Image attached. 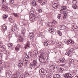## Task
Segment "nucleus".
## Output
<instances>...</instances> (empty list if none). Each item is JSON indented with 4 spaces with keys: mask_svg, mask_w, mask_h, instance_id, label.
I'll list each match as a JSON object with an SVG mask.
<instances>
[{
    "mask_svg": "<svg viewBox=\"0 0 78 78\" xmlns=\"http://www.w3.org/2000/svg\"><path fill=\"white\" fill-rule=\"evenodd\" d=\"M58 44L59 45H62V44H61V42H58Z\"/></svg>",
    "mask_w": 78,
    "mask_h": 78,
    "instance_id": "59",
    "label": "nucleus"
},
{
    "mask_svg": "<svg viewBox=\"0 0 78 78\" xmlns=\"http://www.w3.org/2000/svg\"><path fill=\"white\" fill-rule=\"evenodd\" d=\"M54 25H53V24H52V25L51 26V28H53L55 26Z\"/></svg>",
    "mask_w": 78,
    "mask_h": 78,
    "instance_id": "62",
    "label": "nucleus"
},
{
    "mask_svg": "<svg viewBox=\"0 0 78 78\" xmlns=\"http://www.w3.org/2000/svg\"><path fill=\"white\" fill-rule=\"evenodd\" d=\"M59 34V35L60 36H62V32H61L60 31H58L57 32Z\"/></svg>",
    "mask_w": 78,
    "mask_h": 78,
    "instance_id": "31",
    "label": "nucleus"
},
{
    "mask_svg": "<svg viewBox=\"0 0 78 78\" xmlns=\"http://www.w3.org/2000/svg\"><path fill=\"white\" fill-rule=\"evenodd\" d=\"M18 40L19 42H22L23 41V38L22 37H19L18 38Z\"/></svg>",
    "mask_w": 78,
    "mask_h": 78,
    "instance_id": "11",
    "label": "nucleus"
},
{
    "mask_svg": "<svg viewBox=\"0 0 78 78\" xmlns=\"http://www.w3.org/2000/svg\"><path fill=\"white\" fill-rule=\"evenodd\" d=\"M57 46H58V47H61L62 45H61V44H59L58 43V44H57Z\"/></svg>",
    "mask_w": 78,
    "mask_h": 78,
    "instance_id": "53",
    "label": "nucleus"
},
{
    "mask_svg": "<svg viewBox=\"0 0 78 78\" xmlns=\"http://www.w3.org/2000/svg\"><path fill=\"white\" fill-rule=\"evenodd\" d=\"M67 43L69 44H73L74 43L73 42V41L71 40H69L67 41Z\"/></svg>",
    "mask_w": 78,
    "mask_h": 78,
    "instance_id": "12",
    "label": "nucleus"
},
{
    "mask_svg": "<svg viewBox=\"0 0 78 78\" xmlns=\"http://www.w3.org/2000/svg\"><path fill=\"white\" fill-rule=\"evenodd\" d=\"M19 75H20V73L19 72L17 71L16 72L15 76L17 78L19 76Z\"/></svg>",
    "mask_w": 78,
    "mask_h": 78,
    "instance_id": "25",
    "label": "nucleus"
},
{
    "mask_svg": "<svg viewBox=\"0 0 78 78\" xmlns=\"http://www.w3.org/2000/svg\"><path fill=\"white\" fill-rule=\"evenodd\" d=\"M9 21L11 23H13V22H14V20H13L11 18H9Z\"/></svg>",
    "mask_w": 78,
    "mask_h": 78,
    "instance_id": "26",
    "label": "nucleus"
},
{
    "mask_svg": "<svg viewBox=\"0 0 78 78\" xmlns=\"http://www.w3.org/2000/svg\"><path fill=\"white\" fill-rule=\"evenodd\" d=\"M3 52H4V53H5V54H9V53H8V52L6 50V49H5Z\"/></svg>",
    "mask_w": 78,
    "mask_h": 78,
    "instance_id": "42",
    "label": "nucleus"
},
{
    "mask_svg": "<svg viewBox=\"0 0 78 78\" xmlns=\"http://www.w3.org/2000/svg\"><path fill=\"white\" fill-rule=\"evenodd\" d=\"M30 13H31L33 16H34V13L35 12H34L33 11H31L30 12Z\"/></svg>",
    "mask_w": 78,
    "mask_h": 78,
    "instance_id": "41",
    "label": "nucleus"
},
{
    "mask_svg": "<svg viewBox=\"0 0 78 78\" xmlns=\"http://www.w3.org/2000/svg\"><path fill=\"white\" fill-rule=\"evenodd\" d=\"M13 15H14L15 17H18V15H17V13H14Z\"/></svg>",
    "mask_w": 78,
    "mask_h": 78,
    "instance_id": "43",
    "label": "nucleus"
},
{
    "mask_svg": "<svg viewBox=\"0 0 78 78\" xmlns=\"http://www.w3.org/2000/svg\"><path fill=\"white\" fill-rule=\"evenodd\" d=\"M37 66V63L36 60H33L32 62L30 64V67L32 69L34 68L35 66Z\"/></svg>",
    "mask_w": 78,
    "mask_h": 78,
    "instance_id": "4",
    "label": "nucleus"
},
{
    "mask_svg": "<svg viewBox=\"0 0 78 78\" xmlns=\"http://www.w3.org/2000/svg\"><path fill=\"white\" fill-rule=\"evenodd\" d=\"M6 49V46L3 45H0V50L2 51H4Z\"/></svg>",
    "mask_w": 78,
    "mask_h": 78,
    "instance_id": "8",
    "label": "nucleus"
},
{
    "mask_svg": "<svg viewBox=\"0 0 78 78\" xmlns=\"http://www.w3.org/2000/svg\"><path fill=\"white\" fill-rule=\"evenodd\" d=\"M67 7L66 6H62L61 7V9H60V13L62 14H64L65 16H67V11H65L64 10H66L67 9Z\"/></svg>",
    "mask_w": 78,
    "mask_h": 78,
    "instance_id": "2",
    "label": "nucleus"
},
{
    "mask_svg": "<svg viewBox=\"0 0 78 78\" xmlns=\"http://www.w3.org/2000/svg\"><path fill=\"white\" fill-rule=\"evenodd\" d=\"M20 45L18 44L15 48V50L17 51H19L20 50Z\"/></svg>",
    "mask_w": 78,
    "mask_h": 78,
    "instance_id": "10",
    "label": "nucleus"
},
{
    "mask_svg": "<svg viewBox=\"0 0 78 78\" xmlns=\"http://www.w3.org/2000/svg\"><path fill=\"white\" fill-rule=\"evenodd\" d=\"M30 41H27L26 43V44L25 45V48L27 49L28 48H30Z\"/></svg>",
    "mask_w": 78,
    "mask_h": 78,
    "instance_id": "7",
    "label": "nucleus"
},
{
    "mask_svg": "<svg viewBox=\"0 0 78 78\" xmlns=\"http://www.w3.org/2000/svg\"><path fill=\"white\" fill-rule=\"evenodd\" d=\"M73 5H78V2L76 0H73Z\"/></svg>",
    "mask_w": 78,
    "mask_h": 78,
    "instance_id": "23",
    "label": "nucleus"
},
{
    "mask_svg": "<svg viewBox=\"0 0 78 78\" xmlns=\"http://www.w3.org/2000/svg\"><path fill=\"white\" fill-rule=\"evenodd\" d=\"M60 77V75L58 74H56L54 76V78H58Z\"/></svg>",
    "mask_w": 78,
    "mask_h": 78,
    "instance_id": "21",
    "label": "nucleus"
},
{
    "mask_svg": "<svg viewBox=\"0 0 78 78\" xmlns=\"http://www.w3.org/2000/svg\"><path fill=\"white\" fill-rule=\"evenodd\" d=\"M61 17V14H59L58 16V19H60V18Z\"/></svg>",
    "mask_w": 78,
    "mask_h": 78,
    "instance_id": "45",
    "label": "nucleus"
},
{
    "mask_svg": "<svg viewBox=\"0 0 78 78\" xmlns=\"http://www.w3.org/2000/svg\"><path fill=\"white\" fill-rule=\"evenodd\" d=\"M48 30L49 31V32L51 33H53L54 32V30L53 28H52L51 29L50 28H49L48 29Z\"/></svg>",
    "mask_w": 78,
    "mask_h": 78,
    "instance_id": "17",
    "label": "nucleus"
},
{
    "mask_svg": "<svg viewBox=\"0 0 78 78\" xmlns=\"http://www.w3.org/2000/svg\"><path fill=\"white\" fill-rule=\"evenodd\" d=\"M23 62H21L19 63L18 64V66L19 67H21L23 66Z\"/></svg>",
    "mask_w": 78,
    "mask_h": 78,
    "instance_id": "20",
    "label": "nucleus"
},
{
    "mask_svg": "<svg viewBox=\"0 0 78 78\" xmlns=\"http://www.w3.org/2000/svg\"><path fill=\"white\" fill-rule=\"evenodd\" d=\"M77 5L76 4H73V8L74 9H76V5Z\"/></svg>",
    "mask_w": 78,
    "mask_h": 78,
    "instance_id": "36",
    "label": "nucleus"
},
{
    "mask_svg": "<svg viewBox=\"0 0 78 78\" xmlns=\"http://www.w3.org/2000/svg\"><path fill=\"white\" fill-rule=\"evenodd\" d=\"M37 18H39V19H40L41 18V16H38L37 17Z\"/></svg>",
    "mask_w": 78,
    "mask_h": 78,
    "instance_id": "64",
    "label": "nucleus"
},
{
    "mask_svg": "<svg viewBox=\"0 0 78 78\" xmlns=\"http://www.w3.org/2000/svg\"><path fill=\"white\" fill-rule=\"evenodd\" d=\"M25 28H22V31H21V34H23V36L24 35V34H25Z\"/></svg>",
    "mask_w": 78,
    "mask_h": 78,
    "instance_id": "18",
    "label": "nucleus"
},
{
    "mask_svg": "<svg viewBox=\"0 0 78 78\" xmlns=\"http://www.w3.org/2000/svg\"><path fill=\"white\" fill-rule=\"evenodd\" d=\"M3 17L4 19H6V18L8 17V15H4L3 16Z\"/></svg>",
    "mask_w": 78,
    "mask_h": 78,
    "instance_id": "40",
    "label": "nucleus"
},
{
    "mask_svg": "<svg viewBox=\"0 0 78 78\" xmlns=\"http://www.w3.org/2000/svg\"><path fill=\"white\" fill-rule=\"evenodd\" d=\"M28 61V58L27 57L25 58V61Z\"/></svg>",
    "mask_w": 78,
    "mask_h": 78,
    "instance_id": "51",
    "label": "nucleus"
},
{
    "mask_svg": "<svg viewBox=\"0 0 78 78\" xmlns=\"http://www.w3.org/2000/svg\"><path fill=\"white\" fill-rule=\"evenodd\" d=\"M24 62H25V64H28V62L27 61H24Z\"/></svg>",
    "mask_w": 78,
    "mask_h": 78,
    "instance_id": "60",
    "label": "nucleus"
},
{
    "mask_svg": "<svg viewBox=\"0 0 78 78\" xmlns=\"http://www.w3.org/2000/svg\"><path fill=\"white\" fill-rule=\"evenodd\" d=\"M12 44L10 43L8 44V45L9 47H12Z\"/></svg>",
    "mask_w": 78,
    "mask_h": 78,
    "instance_id": "38",
    "label": "nucleus"
},
{
    "mask_svg": "<svg viewBox=\"0 0 78 78\" xmlns=\"http://www.w3.org/2000/svg\"><path fill=\"white\" fill-rule=\"evenodd\" d=\"M66 15H64L63 16V18L64 19H66Z\"/></svg>",
    "mask_w": 78,
    "mask_h": 78,
    "instance_id": "58",
    "label": "nucleus"
},
{
    "mask_svg": "<svg viewBox=\"0 0 78 78\" xmlns=\"http://www.w3.org/2000/svg\"><path fill=\"white\" fill-rule=\"evenodd\" d=\"M44 44L45 46H47L48 45V44H47V43H46V42H44Z\"/></svg>",
    "mask_w": 78,
    "mask_h": 78,
    "instance_id": "47",
    "label": "nucleus"
},
{
    "mask_svg": "<svg viewBox=\"0 0 78 78\" xmlns=\"http://www.w3.org/2000/svg\"><path fill=\"white\" fill-rule=\"evenodd\" d=\"M1 3H2L3 5H5V1H4V0H1Z\"/></svg>",
    "mask_w": 78,
    "mask_h": 78,
    "instance_id": "35",
    "label": "nucleus"
},
{
    "mask_svg": "<svg viewBox=\"0 0 78 78\" xmlns=\"http://www.w3.org/2000/svg\"><path fill=\"white\" fill-rule=\"evenodd\" d=\"M39 72L40 74H46L47 73V70H45L44 68H41L40 69Z\"/></svg>",
    "mask_w": 78,
    "mask_h": 78,
    "instance_id": "5",
    "label": "nucleus"
},
{
    "mask_svg": "<svg viewBox=\"0 0 78 78\" xmlns=\"http://www.w3.org/2000/svg\"><path fill=\"white\" fill-rule=\"evenodd\" d=\"M28 75H29V73H25V76H28Z\"/></svg>",
    "mask_w": 78,
    "mask_h": 78,
    "instance_id": "46",
    "label": "nucleus"
},
{
    "mask_svg": "<svg viewBox=\"0 0 78 78\" xmlns=\"http://www.w3.org/2000/svg\"><path fill=\"white\" fill-rule=\"evenodd\" d=\"M58 70L59 72H62L64 70V69H63V68H61L58 69Z\"/></svg>",
    "mask_w": 78,
    "mask_h": 78,
    "instance_id": "33",
    "label": "nucleus"
},
{
    "mask_svg": "<svg viewBox=\"0 0 78 78\" xmlns=\"http://www.w3.org/2000/svg\"><path fill=\"white\" fill-rule=\"evenodd\" d=\"M50 23H53V22H50V23H47V25H48L49 26H50Z\"/></svg>",
    "mask_w": 78,
    "mask_h": 78,
    "instance_id": "52",
    "label": "nucleus"
},
{
    "mask_svg": "<svg viewBox=\"0 0 78 78\" xmlns=\"http://www.w3.org/2000/svg\"><path fill=\"white\" fill-rule=\"evenodd\" d=\"M14 5L15 6H16V7H18V6H19V5H17L16 4H15Z\"/></svg>",
    "mask_w": 78,
    "mask_h": 78,
    "instance_id": "61",
    "label": "nucleus"
},
{
    "mask_svg": "<svg viewBox=\"0 0 78 78\" xmlns=\"http://www.w3.org/2000/svg\"><path fill=\"white\" fill-rule=\"evenodd\" d=\"M75 51H74V50L73 48L71 49L70 50H67V52L65 53L66 55H67V56H70L71 55L70 53H74Z\"/></svg>",
    "mask_w": 78,
    "mask_h": 78,
    "instance_id": "3",
    "label": "nucleus"
},
{
    "mask_svg": "<svg viewBox=\"0 0 78 78\" xmlns=\"http://www.w3.org/2000/svg\"><path fill=\"white\" fill-rule=\"evenodd\" d=\"M41 5H44L45 4V0H41Z\"/></svg>",
    "mask_w": 78,
    "mask_h": 78,
    "instance_id": "22",
    "label": "nucleus"
},
{
    "mask_svg": "<svg viewBox=\"0 0 78 78\" xmlns=\"http://www.w3.org/2000/svg\"><path fill=\"white\" fill-rule=\"evenodd\" d=\"M43 55H44V53H42L41 54V56H39V61L40 62H41L42 63H45L46 62V61H47V60L45 59V57Z\"/></svg>",
    "mask_w": 78,
    "mask_h": 78,
    "instance_id": "1",
    "label": "nucleus"
},
{
    "mask_svg": "<svg viewBox=\"0 0 78 78\" xmlns=\"http://www.w3.org/2000/svg\"><path fill=\"white\" fill-rule=\"evenodd\" d=\"M52 7H53V8H54V9H56L58 8V4L56 3H54L53 4Z\"/></svg>",
    "mask_w": 78,
    "mask_h": 78,
    "instance_id": "16",
    "label": "nucleus"
},
{
    "mask_svg": "<svg viewBox=\"0 0 78 78\" xmlns=\"http://www.w3.org/2000/svg\"><path fill=\"white\" fill-rule=\"evenodd\" d=\"M2 60V54H1V53H0V61Z\"/></svg>",
    "mask_w": 78,
    "mask_h": 78,
    "instance_id": "44",
    "label": "nucleus"
},
{
    "mask_svg": "<svg viewBox=\"0 0 78 78\" xmlns=\"http://www.w3.org/2000/svg\"><path fill=\"white\" fill-rule=\"evenodd\" d=\"M55 68V66L53 65H51L50 67V69L52 70H54Z\"/></svg>",
    "mask_w": 78,
    "mask_h": 78,
    "instance_id": "24",
    "label": "nucleus"
},
{
    "mask_svg": "<svg viewBox=\"0 0 78 78\" xmlns=\"http://www.w3.org/2000/svg\"><path fill=\"white\" fill-rule=\"evenodd\" d=\"M41 75H42V77H43V78H44L45 77V75H46V74H41Z\"/></svg>",
    "mask_w": 78,
    "mask_h": 78,
    "instance_id": "49",
    "label": "nucleus"
},
{
    "mask_svg": "<svg viewBox=\"0 0 78 78\" xmlns=\"http://www.w3.org/2000/svg\"><path fill=\"white\" fill-rule=\"evenodd\" d=\"M65 78H72L73 77L72 75L70 73H66L64 76Z\"/></svg>",
    "mask_w": 78,
    "mask_h": 78,
    "instance_id": "6",
    "label": "nucleus"
},
{
    "mask_svg": "<svg viewBox=\"0 0 78 78\" xmlns=\"http://www.w3.org/2000/svg\"><path fill=\"white\" fill-rule=\"evenodd\" d=\"M42 22H43V21H39L40 24H42Z\"/></svg>",
    "mask_w": 78,
    "mask_h": 78,
    "instance_id": "54",
    "label": "nucleus"
},
{
    "mask_svg": "<svg viewBox=\"0 0 78 78\" xmlns=\"http://www.w3.org/2000/svg\"><path fill=\"white\" fill-rule=\"evenodd\" d=\"M16 30V29H14L13 28V29H12L11 30V32H14V30Z\"/></svg>",
    "mask_w": 78,
    "mask_h": 78,
    "instance_id": "50",
    "label": "nucleus"
},
{
    "mask_svg": "<svg viewBox=\"0 0 78 78\" xmlns=\"http://www.w3.org/2000/svg\"><path fill=\"white\" fill-rule=\"evenodd\" d=\"M30 20H31V21H32V20L33 22H34V21H36V20H37V19H36V18L35 17H32L31 16H30Z\"/></svg>",
    "mask_w": 78,
    "mask_h": 78,
    "instance_id": "9",
    "label": "nucleus"
},
{
    "mask_svg": "<svg viewBox=\"0 0 78 78\" xmlns=\"http://www.w3.org/2000/svg\"><path fill=\"white\" fill-rule=\"evenodd\" d=\"M69 62L70 64H72L73 62H74V60L72 59H70L69 61Z\"/></svg>",
    "mask_w": 78,
    "mask_h": 78,
    "instance_id": "32",
    "label": "nucleus"
},
{
    "mask_svg": "<svg viewBox=\"0 0 78 78\" xmlns=\"http://www.w3.org/2000/svg\"><path fill=\"white\" fill-rule=\"evenodd\" d=\"M41 1H42V0H38L37 2H38V3H41Z\"/></svg>",
    "mask_w": 78,
    "mask_h": 78,
    "instance_id": "57",
    "label": "nucleus"
},
{
    "mask_svg": "<svg viewBox=\"0 0 78 78\" xmlns=\"http://www.w3.org/2000/svg\"><path fill=\"white\" fill-rule=\"evenodd\" d=\"M37 54H38V51L37 50L34 51L33 52V55H34L35 56H37Z\"/></svg>",
    "mask_w": 78,
    "mask_h": 78,
    "instance_id": "15",
    "label": "nucleus"
},
{
    "mask_svg": "<svg viewBox=\"0 0 78 78\" xmlns=\"http://www.w3.org/2000/svg\"><path fill=\"white\" fill-rule=\"evenodd\" d=\"M6 74L7 75H8L10 76L11 75H12V73L10 71L7 70L6 71Z\"/></svg>",
    "mask_w": 78,
    "mask_h": 78,
    "instance_id": "14",
    "label": "nucleus"
},
{
    "mask_svg": "<svg viewBox=\"0 0 78 78\" xmlns=\"http://www.w3.org/2000/svg\"><path fill=\"white\" fill-rule=\"evenodd\" d=\"M12 27H13V28L14 29H15V30H16V25L15 24H13L12 26Z\"/></svg>",
    "mask_w": 78,
    "mask_h": 78,
    "instance_id": "39",
    "label": "nucleus"
},
{
    "mask_svg": "<svg viewBox=\"0 0 78 78\" xmlns=\"http://www.w3.org/2000/svg\"><path fill=\"white\" fill-rule=\"evenodd\" d=\"M6 27V26L5 24H4L3 25L2 28V31H4L5 30H6L7 27Z\"/></svg>",
    "mask_w": 78,
    "mask_h": 78,
    "instance_id": "13",
    "label": "nucleus"
},
{
    "mask_svg": "<svg viewBox=\"0 0 78 78\" xmlns=\"http://www.w3.org/2000/svg\"><path fill=\"white\" fill-rule=\"evenodd\" d=\"M51 76L50 75V74H48L46 75V78H51Z\"/></svg>",
    "mask_w": 78,
    "mask_h": 78,
    "instance_id": "27",
    "label": "nucleus"
},
{
    "mask_svg": "<svg viewBox=\"0 0 78 78\" xmlns=\"http://www.w3.org/2000/svg\"><path fill=\"white\" fill-rule=\"evenodd\" d=\"M2 8L3 10H5V9H6V10L7 7L5 5H4L2 7Z\"/></svg>",
    "mask_w": 78,
    "mask_h": 78,
    "instance_id": "30",
    "label": "nucleus"
},
{
    "mask_svg": "<svg viewBox=\"0 0 78 78\" xmlns=\"http://www.w3.org/2000/svg\"><path fill=\"white\" fill-rule=\"evenodd\" d=\"M75 78H78V75L76 76Z\"/></svg>",
    "mask_w": 78,
    "mask_h": 78,
    "instance_id": "63",
    "label": "nucleus"
},
{
    "mask_svg": "<svg viewBox=\"0 0 78 78\" xmlns=\"http://www.w3.org/2000/svg\"><path fill=\"white\" fill-rule=\"evenodd\" d=\"M2 71H3V68L1 67L0 68V71L2 72Z\"/></svg>",
    "mask_w": 78,
    "mask_h": 78,
    "instance_id": "56",
    "label": "nucleus"
},
{
    "mask_svg": "<svg viewBox=\"0 0 78 78\" xmlns=\"http://www.w3.org/2000/svg\"><path fill=\"white\" fill-rule=\"evenodd\" d=\"M38 11L40 12H42V10L41 9H39Z\"/></svg>",
    "mask_w": 78,
    "mask_h": 78,
    "instance_id": "55",
    "label": "nucleus"
},
{
    "mask_svg": "<svg viewBox=\"0 0 78 78\" xmlns=\"http://www.w3.org/2000/svg\"><path fill=\"white\" fill-rule=\"evenodd\" d=\"M59 62H60V63H63V62H64V60L63 59H60L59 60Z\"/></svg>",
    "mask_w": 78,
    "mask_h": 78,
    "instance_id": "28",
    "label": "nucleus"
},
{
    "mask_svg": "<svg viewBox=\"0 0 78 78\" xmlns=\"http://www.w3.org/2000/svg\"><path fill=\"white\" fill-rule=\"evenodd\" d=\"M34 36V33H31L30 34V39H32Z\"/></svg>",
    "mask_w": 78,
    "mask_h": 78,
    "instance_id": "19",
    "label": "nucleus"
},
{
    "mask_svg": "<svg viewBox=\"0 0 78 78\" xmlns=\"http://www.w3.org/2000/svg\"><path fill=\"white\" fill-rule=\"evenodd\" d=\"M32 3H33V5L34 6H36V5H37L36 3V1H32Z\"/></svg>",
    "mask_w": 78,
    "mask_h": 78,
    "instance_id": "34",
    "label": "nucleus"
},
{
    "mask_svg": "<svg viewBox=\"0 0 78 78\" xmlns=\"http://www.w3.org/2000/svg\"><path fill=\"white\" fill-rule=\"evenodd\" d=\"M19 78H25V75L23 74H22Z\"/></svg>",
    "mask_w": 78,
    "mask_h": 78,
    "instance_id": "29",
    "label": "nucleus"
},
{
    "mask_svg": "<svg viewBox=\"0 0 78 78\" xmlns=\"http://www.w3.org/2000/svg\"><path fill=\"white\" fill-rule=\"evenodd\" d=\"M14 2V0H11L10 2V4H13Z\"/></svg>",
    "mask_w": 78,
    "mask_h": 78,
    "instance_id": "48",
    "label": "nucleus"
},
{
    "mask_svg": "<svg viewBox=\"0 0 78 78\" xmlns=\"http://www.w3.org/2000/svg\"><path fill=\"white\" fill-rule=\"evenodd\" d=\"M28 57L29 58H31V56H32V53H30V52L28 54Z\"/></svg>",
    "mask_w": 78,
    "mask_h": 78,
    "instance_id": "37",
    "label": "nucleus"
}]
</instances>
